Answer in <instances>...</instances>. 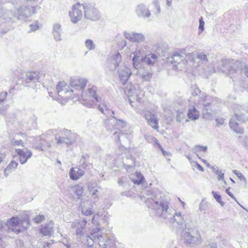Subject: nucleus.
<instances>
[{
    "instance_id": "4",
    "label": "nucleus",
    "mask_w": 248,
    "mask_h": 248,
    "mask_svg": "<svg viewBox=\"0 0 248 248\" xmlns=\"http://www.w3.org/2000/svg\"><path fill=\"white\" fill-rule=\"evenodd\" d=\"M181 237L184 243L188 247L195 248L201 244L202 239L197 230L187 229L183 231Z\"/></svg>"
},
{
    "instance_id": "15",
    "label": "nucleus",
    "mask_w": 248,
    "mask_h": 248,
    "mask_svg": "<svg viewBox=\"0 0 248 248\" xmlns=\"http://www.w3.org/2000/svg\"><path fill=\"white\" fill-rule=\"evenodd\" d=\"M84 16L87 19L92 21L99 19L101 15L97 8L90 5L84 4Z\"/></svg>"
},
{
    "instance_id": "63",
    "label": "nucleus",
    "mask_w": 248,
    "mask_h": 248,
    "mask_svg": "<svg viewBox=\"0 0 248 248\" xmlns=\"http://www.w3.org/2000/svg\"><path fill=\"white\" fill-rule=\"evenodd\" d=\"M193 162L195 164L194 166L196 168H197L199 170H200L201 171H204L203 168L199 163H198L197 162Z\"/></svg>"
},
{
    "instance_id": "26",
    "label": "nucleus",
    "mask_w": 248,
    "mask_h": 248,
    "mask_svg": "<svg viewBox=\"0 0 248 248\" xmlns=\"http://www.w3.org/2000/svg\"><path fill=\"white\" fill-rule=\"evenodd\" d=\"M39 78V73L38 72H31L27 73L26 75V78L24 80V84H26V86H30L27 84L30 83H35L38 81Z\"/></svg>"
},
{
    "instance_id": "47",
    "label": "nucleus",
    "mask_w": 248,
    "mask_h": 248,
    "mask_svg": "<svg viewBox=\"0 0 248 248\" xmlns=\"http://www.w3.org/2000/svg\"><path fill=\"white\" fill-rule=\"evenodd\" d=\"M141 78L143 81H150L152 77V74L151 72H144L140 76Z\"/></svg>"
},
{
    "instance_id": "45",
    "label": "nucleus",
    "mask_w": 248,
    "mask_h": 248,
    "mask_svg": "<svg viewBox=\"0 0 248 248\" xmlns=\"http://www.w3.org/2000/svg\"><path fill=\"white\" fill-rule=\"evenodd\" d=\"M115 129L118 130H120V129L125 127L126 123L121 119H116L115 122Z\"/></svg>"
},
{
    "instance_id": "49",
    "label": "nucleus",
    "mask_w": 248,
    "mask_h": 248,
    "mask_svg": "<svg viewBox=\"0 0 248 248\" xmlns=\"http://www.w3.org/2000/svg\"><path fill=\"white\" fill-rule=\"evenodd\" d=\"M238 69L239 71L236 74L240 72L242 76L244 75L248 78V65H244L240 70Z\"/></svg>"
},
{
    "instance_id": "18",
    "label": "nucleus",
    "mask_w": 248,
    "mask_h": 248,
    "mask_svg": "<svg viewBox=\"0 0 248 248\" xmlns=\"http://www.w3.org/2000/svg\"><path fill=\"white\" fill-rule=\"evenodd\" d=\"M124 37L132 42L141 43L145 41L144 35L141 33L136 32H124Z\"/></svg>"
},
{
    "instance_id": "60",
    "label": "nucleus",
    "mask_w": 248,
    "mask_h": 248,
    "mask_svg": "<svg viewBox=\"0 0 248 248\" xmlns=\"http://www.w3.org/2000/svg\"><path fill=\"white\" fill-rule=\"evenodd\" d=\"M155 143L158 146V147L160 148V150H161L162 152V154L164 155H168V153L165 151L163 149L162 147L161 146V145H160V144H159V143L158 142V141L157 140V139H155Z\"/></svg>"
},
{
    "instance_id": "17",
    "label": "nucleus",
    "mask_w": 248,
    "mask_h": 248,
    "mask_svg": "<svg viewBox=\"0 0 248 248\" xmlns=\"http://www.w3.org/2000/svg\"><path fill=\"white\" fill-rule=\"evenodd\" d=\"M15 153L19 158V160L21 164L26 163L28 159L32 156V152L25 147L23 148H16Z\"/></svg>"
},
{
    "instance_id": "1",
    "label": "nucleus",
    "mask_w": 248,
    "mask_h": 248,
    "mask_svg": "<svg viewBox=\"0 0 248 248\" xmlns=\"http://www.w3.org/2000/svg\"><path fill=\"white\" fill-rule=\"evenodd\" d=\"M146 202L148 207L153 210L156 216L162 217L170 223L176 222L179 228H183L184 226H189L188 223H186V217L182 215L180 212H176L170 208L168 202L147 198Z\"/></svg>"
},
{
    "instance_id": "28",
    "label": "nucleus",
    "mask_w": 248,
    "mask_h": 248,
    "mask_svg": "<svg viewBox=\"0 0 248 248\" xmlns=\"http://www.w3.org/2000/svg\"><path fill=\"white\" fill-rule=\"evenodd\" d=\"M98 103L99 104L97 105L98 106V108L102 113L105 115H110V114H114V111L109 109L104 100L102 99L101 102H98Z\"/></svg>"
},
{
    "instance_id": "64",
    "label": "nucleus",
    "mask_w": 248,
    "mask_h": 248,
    "mask_svg": "<svg viewBox=\"0 0 248 248\" xmlns=\"http://www.w3.org/2000/svg\"><path fill=\"white\" fill-rule=\"evenodd\" d=\"M217 126H220L224 124V120L223 118H218L216 120Z\"/></svg>"
},
{
    "instance_id": "43",
    "label": "nucleus",
    "mask_w": 248,
    "mask_h": 248,
    "mask_svg": "<svg viewBox=\"0 0 248 248\" xmlns=\"http://www.w3.org/2000/svg\"><path fill=\"white\" fill-rule=\"evenodd\" d=\"M208 147L207 146H202L198 145L195 146L192 149V150L193 153L196 154L198 152H206L207 150Z\"/></svg>"
},
{
    "instance_id": "39",
    "label": "nucleus",
    "mask_w": 248,
    "mask_h": 248,
    "mask_svg": "<svg viewBox=\"0 0 248 248\" xmlns=\"http://www.w3.org/2000/svg\"><path fill=\"white\" fill-rule=\"evenodd\" d=\"M144 177L143 175L140 172H136V178H132V181L134 184L140 185L144 181Z\"/></svg>"
},
{
    "instance_id": "35",
    "label": "nucleus",
    "mask_w": 248,
    "mask_h": 248,
    "mask_svg": "<svg viewBox=\"0 0 248 248\" xmlns=\"http://www.w3.org/2000/svg\"><path fill=\"white\" fill-rule=\"evenodd\" d=\"M18 163L15 161L12 160L4 170V174L6 176H8L9 174L17 168Z\"/></svg>"
},
{
    "instance_id": "38",
    "label": "nucleus",
    "mask_w": 248,
    "mask_h": 248,
    "mask_svg": "<svg viewBox=\"0 0 248 248\" xmlns=\"http://www.w3.org/2000/svg\"><path fill=\"white\" fill-rule=\"evenodd\" d=\"M87 223V220L85 218H83L80 220H76L75 222H72L71 226L72 227H79L85 230V226Z\"/></svg>"
},
{
    "instance_id": "8",
    "label": "nucleus",
    "mask_w": 248,
    "mask_h": 248,
    "mask_svg": "<svg viewBox=\"0 0 248 248\" xmlns=\"http://www.w3.org/2000/svg\"><path fill=\"white\" fill-rule=\"evenodd\" d=\"M184 50L181 51V53L178 52H174L173 54L169 58V61L172 63L174 64L173 67L175 69L183 68V66L186 65V63H188L189 61L188 58L186 57V55L184 53Z\"/></svg>"
},
{
    "instance_id": "42",
    "label": "nucleus",
    "mask_w": 248,
    "mask_h": 248,
    "mask_svg": "<svg viewBox=\"0 0 248 248\" xmlns=\"http://www.w3.org/2000/svg\"><path fill=\"white\" fill-rule=\"evenodd\" d=\"M72 188L74 193H75L78 196V198H79L83 193V187L79 185H77L74 186Z\"/></svg>"
},
{
    "instance_id": "7",
    "label": "nucleus",
    "mask_w": 248,
    "mask_h": 248,
    "mask_svg": "<svg viewBox=\"0 0 248 248\" xmlns=\"http://www.w3.org/2000/svg\"><path fill=\"white\" fill-rule=\"evenodd\" d=\"M186 57L188 58L189 62L191 63L190 64L195 68L205 64L208 62L207 55L201 52H197L195 54L188 53Z\"/></svg>"
},
{
    "instance_id": "31",
    "label": "nucleus",
    "mask_w": 248,
    "mask_h": 248,
    "mask_svg": "<svg viewBox=\"0 0 248 248\" xmlns=\"http://www.w3.org/2000/svg\"><path fill=\"white\" fill-rule=\"evenodd\" d=\"M130 134L128 133H124L121 130H118L115 131L113 135V138L116 140V141L120 143V138H124L127 139L129 141H130Z\"/></svg>"
},
{
    "instance_id": "14",
    "label": "nucleus",
    "mask_w": 248,
    "mask_h": 248,
    "mask_svg": "<svg viewBox=\"0 0 248 248\" xmlns=\"http://www.w3.org/2000/svg\"><path fill=\"white\" fill-rule=\"evenodd\" d=\"M234 117L238 121L244 123L248 120V109L242 106L234 104L233 106Z\"/></svg>"
},
{
    "instance_id": "25",
    "label": "nucleus",
    "mask_w": 248,
    "mask_h": 248,
    "mask_svg": "<svg viewBox=\"0 0 248 248\" xmlns=\"http://www.w3.org/2000/svg\"><path fill=\"white\" fill-rule=\"evenodd\" d=\"M137 15L140 17L146 18L151 16V13L148 8L144 4L138 5L136 9Z\"/></svg>"
},
{
    "instance_id": "52",
    "label": "nucleus",
    "mask_w": 248,
    "mask_h": 248,
    "mask_svg": "<svg viewBox=\"0 0 248 248\" xmlns=\"http://www.w3.org/2000/svg\"><path fill=\"white\" fill-rule=\"evenodd\" d=\"M185 118V114L182 112H178L176 116V121L179 123L182 122Z\"/></svg>"
},
{
    "instance_id": "12",
    "label": "nucleus",
    "mask_w": 248,
    "mask_h": 248,
    "mask_svg": "<svg viewBox=\"0 0 248 248\" xmlns=\"http://www.w3.org/2000/svg\"><path fill=\"white\" fill-rule=\"evenodd\" d=\"M82 10H84V4L77 3L73 6L72 11L69 12V16L71 21L77 23L82 17Z\"/></svg>"
},
{
    "instance_id": "10",
    "label": "nucleus",
    "mask_w": 248,
    "mask_h": 248,
    "mask_svg": "<svg viewBox=\"0 0 248 248\" xmlns=\"http://www.w3.org/2000/svg\"><path fill=\"white\" fill-rule=\"evenodd\" d=\"M92 237L94 239L98 241V244L102 248H115V240L114 238H107L105 239L106 235H102V232L101 234H97L94 233L92 234Z\"/></svg>"
},
{
    "instance_id": "32",
    "label": "nucleus",
    "mask_w": 248,
    "mask_h": 248,
    "mask_svg": "<svg viewBox=\"0 0 248 248\" xmlns=\"http://www.w3.org/2000/svg\"><path fill=\"white\" fill-rule=\"evenodd\" d=\"M115 122L116 118L112 115H110V118L106 120L105 121V124L107 130L112 131L113 130H116Z\"/></svg>"
},
{
    "instance_id": "27",
    "label": "nucleus",
    "mask_w": 248,
    "mask_h": 248,
    "mask_svg": "<svg viewBox=\"0 0 248 248\" xmlns=\"http://www.w3.org/2000/svg\"><path fill=\"white\" fill-rule=\"evenodd\" d=\"M62 32L61 25L58 23L54 24L53 26L52 34L56 41H60L62 40L61 38Z\"/></svg>"
},
{
    "instance_id": "9",
    "label": "nucleus",
    "mask_w": 248,
    "mask_h": 248,
    "mask_svg": "<svg viewBox=\"0 0 248 248\" xmlns=\"http://www.w3.org/2000/svg\"><path fill=\"white\" fill-rule=\"evenodd\" d=\"M34 7L22 6L14 12L15 19L25 21L30 16L35 13Z\"/></svg>"
},
{
    "instance_id": "62",
    "label": "nucleus",
    "mask_w": 248,
    "mask_h": 248,
    "mask_svg": "<svg viewBox=\"0 0 248 248\" xmlns=\"http://www.w3.org/2000/svg\"><path fill=\"white\" fill-rule=\"evenodd\" d=\"M206 202L204 201H202L199 206L200 211H204L205 210Z\"/></svg>"
},
{
    "instance_id": "37",
    "label": "nucleus",
    "mask_w": 248,
    "mask_h": 248,
    "mask_svg": "<svg viewBox=\"0 0 248 248\" xmlns=\"http://www.w3.org/2000/svg\"><path fill=\"white\" fill-rule=\"evenodd\" d=\"M187 116L190 119L196 120L199 117V112L194 107H191L188 109Z\"/></svg>"
},
{
    "instance_id": "54",
    "label": "nucleus",
    "mask_w": 248,
    "mask_h": 248,
    "mask_svg": "<svg viewBox=\"0 0 248 248\" xmlns=\"http://www.w3.org/2000/svg\"><path fill=\"white\" fill-rule=\"evenodd\" d=\"M44 219H45V217L43 215H39L38 216H37L35 217H34V222L37 224L41 223Z\"/></svg>"
},
{
    "instance_id": "36",
    "label": "nucleus",
    "mask_w": 248,
    "mask_h": 248,
    "mask_svg": "<svg viewBox=\"0 0 248 248\" xmlns=\"http://www.w3.org/2000/svg\"><path fill=\"white\" fill-rule=\"evenodd\" d=\"M229 125L231 128L237 133L242 134L244 132V129L240 127L239 124L235 122L234 120L232 118L229 122Z\"/></svg>"
},
{
    "instance_id": "20",
    "label": "nucleus",
    "mask_w": 248,
    "mask_h": 248,
    "mask_svg": "<svg viewBox=\"0 0 248 248\" xmlns=\"http://www.w3.org/2000/svg\"><path fill=\"white\" fill-rule=\"evenodd\" d=\"M51 147V143L42 138L37 140L33 145V147L39 151H47Z\"/></svg>"
},
{
    "instance_id": "2",
    "label": "nucleus",
    "mask_w": 248,
    "mask_h": 248,
    "mask_svg": "<svg viewBox=\"0 0 248 248\" xmlns=\"http://www.w3.org/2000/svg\"><path fill=\"white\" fill-rule=\"evenodd\" d=\"M6 225L9 230L18 234L30 225V218L28 215L23 217H13L8 219Z\"/></svg>"
},
{
    "instance_id": "41",
    "label": "nucleus",
    "mask_w": 248,
    "mask_h": 248,
    "mask_svg": "<svg viewBox=\"0 0 248 248\" xmlns=\"http://www.w3.org/2000/svg\"><path fill=\"white\" fill-rule=\"evenodd\" d=\"M147 123L153 129L158 130V121L156 116L148 121Z\"/></svg>"
},
{
    "instance_id": "29",
    "label": "nucleus",
    "mask_w": 248,
    "mask_h": 248,
    "mask_svg": "<svg viewBox=\"0 0 248 248\" xmlns=\"http://www.w3.org/2000/svg\"><path fill=\"white\" fill-rule=\"evenodd\" d=\"M24 137L25 136V134L19 132L18 133H16L15 134L14 138L11 139L10 143L13 146H19L21 145L22 147H24V143L22 142L21 139H19V136Z\"/></svg>"
},
{
    "instance_id": "16",
    "label": "nucleus",
    "mask_w": 248,
    "mask_h": 248,
    "mask_svg": "<svg viewBox=\"0 0 248 248\" xmlns=\"http://www.w3.org/2000/svg\"><path fill=\"white\" fill-rule=\"evenodd\" d=\"M87 80L84 78H74L70 80V86L74 90L75 94H78L83 92V90L87 84Z\"/></svg>"
},
{
    "instance_id": "11",
    "label": "nucleus",
    "mask_w": 248,
    "mask_h": 248,
    "mask_svg": "<svg viewBox=\"0 0 248 248\" xmlns=\"http://www.w3.org/2000/svg\"><path fill=\"white\" fill-rule=\"evenodd\" d=\"M221 64L217 67L216 71L221 72L224 73L228 74L229 75L236 73L239 70L237 69L236 67L238 63L232 64L227 60H222Z\"/></svg>"
},
{
    "instance_id": "51",
    "label": "nucleus",
    "mask_w": 248,
    "mask_h": 248,
    "mask_svg": "<svg viewBox=\"0 0 248 248\" xmlns=\"http://www.w3.org/2000/svg\"><path fill=\"white\" fill-rule=\"evenodd\" d=\"M67 86L66 83L64 81L59 82L57 85V92H59L60 90H63L64 88H65Z\"/></svg>"
},
{
    "instance_id": "59",
    "label": "nucleus",
    "mask_w": 248,
    "mask_h": 248,
    "mask_svg": "<svg viewBox=\"0 0 248 248\" xmlns=\"http://www.w3.org/2000/svg\"><path fill=\"white\" fill-rule=\"evenodd\" d=\"M73 228H76V234L77 235H82L83 234V231L84 230H83V229L82 228H79V227H73Z\"/></svg>"
},
{
    "instance_id": "40",
    "label": "nucleus",
    "mask_w": 248,
    "mask_h": 248,
    "mask_svg": "<svg viewBox=\"0 0 248 248\" xmlns=\"http://www.w3.org/2000/svg\"><path fill=\"white\" fill-rule=\"evenodd\" d=\"M128 90V94L131 98H132V97L134 98L135 96V94L137 100L139 102H140L141 101V98L140 97H139V95L138 94V93L135 89V87H132V86H131L130 88H129Z\"/></svg>"
},
{
    "instance_id": "19",
    "label": "nucleus",
    "mask_w": 248,
    "mask_h": 248,
    "mask_svg": "<svg viewBox=\"0 0 248 248\" xmlns=\"http://www.w3.org/2000/svg\"><path fill=\"white\" fill-rule=\"evenodd\" d=\"M85 174V170L78 166L71 168L69 171L70 178L74 181L80 179Z\"/></svg>"
},
{
    "instance_id": "55",
    "label": "nucleus",
    "mask_w": 248,
    "mask_h": 248,
    "mask_svg": "<svg viewBox=\"0 0 248 248\" xmlns=\"http://www.w3.org/2000/svg\"><path fill=\"white\" fill-rule=\"evenodd\" d=\"M7 96L6 92H2L0 93V104L3 103Z\"/></svg>"
},
{
    "instance_id": "46",
    "label": "nucleus",
    "mask_w": 248,
    "mask_h": 248,
    "mask_svg": "<svg viewBox=\"0 0 248 248\" xmlns=\"http://www.w3.org/2000/svg\"><path fill=\"white\" fill-rule=\"evenodd\" d=\"M85 46L90 50H93L95 47V45L93 41L91 39H87L85 41Z\"/></svg>"
},
{
    "instance_id": "48",
    "label": "nucleus",
    "mask_w": 248,
    "mask_h": 248,
    "mask_svg": "<svg viewBox=\"0 0 248 248\" xmlns=\"http://www.w3.org/2000/svg\"><path fill=\"white\" fill-rule=\"evenodd\" d=\"M206 95H204L203 96L201 97L200 99V102L201 104L203 105V106L205 108V109H206L207 110L208 109V108H207V107H208L211 103L208 101H205L206 100Z\"/></svg>"
},
{
    "instance_id": "6",
    "label": "nucleus",
    "mask_w": 248,
    "mask_h": 248,
    "mask_svg": "<svg viewBox=\"0 0 248 248\" xmlns=\"http://www.w3.org/2000/svg\"><path fill=\"white\" fill-rule=\"evenodd\" d=\"M61 134L62 136L55 137L58 144H64L70 145L75 143L78 138V135L76 133L65 129L61 131Z\"/></svg>"
},
{
    "instance_id": "34",
    "label": "nucleus",
    "mask_w": 248,
    "mask_h": 248,
    "mask_svg": "<svg viewBox=\"0 0 248 248\" xmlns=\"http://www.w3.org/2000/svg\"><path fill=\"white\" fill-rule=\"evenodd\" d=\"M71 93H74V90L70 89L69 87L67 86L63 90H60L59 92H58V94L59 97H61L62 98L67 99L70 96Z\"/></svg>"
},
{
    "instance_id": "22",
    "label": "nucleus",
    "mask_w": 248,
    "mask_h": 248,
    "mask_svg": "<svg viewBox=\"0 0 248 248\" xmlns=\"http://www.w3.org/2000/svg\"><path fill=\"white\" fill-rule=\"evenodd\" d=\"M82 214L86 216L92 215L93 213V202L91 200L84 201L81 203Z\"/></svg>"
},
{
    "instance_id": "50",
    "label": "nucleus",
    "mask_w": 248,
    "mask_h": 248,
    "mask_svg": "<svg viewBox=\"0 0 248 248\" xmlns=\"http://www.w3.org/2000/svg\"><path fill=\"white\" fill-rule=\"evenodd\" d=\"M230 187H229L228 188H227L226 189V192L227 193V194L229 195L233 200H234L242 208H243L245 210H246V209L243 207L242 205H241L239 202H238L237 201V199L236 198H235V197L234 196L233 194H232L230 191Z\"/></svg>"
},
{
    "instance_id": "23",
    "label": "nucleus",
    "mask_w": 248,
    "mask_h": 248,
    "mask_svg": "<svg viewBox=\"0 0 248 248\" xmlns=\"http://www.w3.org/2000/svg\"><path fill=\"white\" fill-rule=\"evenodd\" d=\"M53 226L54 223L52 220L42 225L40 229V233L44 236H51L54 233Z\"/></svg>"
},
{
    "instance_id": "24",
    "label": "nucleus",
    "mask_w": 248,
    "mask_h": 248,
    "mask_svg": "<svg viewBox=\"0 0 248 248\" xmlns=\"http://www.w3.org/2000/svg\"><path fill=\"white\" fill-rule=\"evenodd\" d=\"M120 80L123 84H124L131 75V70L127 67H123L118 70Z\"/></svg>"
},
{
    "instance_id": "53",
    "label": "nucleus",
    "mask_w": 248,
    "mask_h": 248,
    "mask_svg": "<svg viewBox=\"0 0 248 248\" xmlns=\"http://www.w3.org/2000/svg\"><path fill=\"white\" fill-rule=\"evenodd\" d=\"M144 116L147 120V121H149L150 120L152 119L153 117L155 116V114L151 113L150 111H147L145 112Z\"/></svg>"
},
{
    "instance_id": "33",
    "label": "nucleus",
    "mask_w": 248,
    "mask_h": 248,
    "mask_svg": "<svg viewBox=\"0 0 248 248\" xmlns=\"http://www.w3.org/2000/svg\"><path fill=\"white\" fill-rule=\"evenodd\" d=\"M122 57L119 52H117L115 54L112 56L111 65L112 70H115L119 66Z\"/></svg>"
},
{
    "instance_id": "13",
    "label": "nucleus",
    "mask_w": 248,
    "mask_h": 248,
    "mask_svg": "<svg viewBox=\"0 0 248 248\" xmlns=\"http://www.w3.org/2000/svg\"><path fill=\"white\" fill-rule=\"evenodd\" d=\"M98 217V214L94 215L92 218V222L94 224H96V227L91 230L90 235L87 236V243L89 248H92L93 243H97L98 241L94 239L92 237V234L94 233H96L97 234H101V231L105 229L104 227H101L99 224L95 219L96 217Z\"/></svg>"
},
{
    "instance_id": "61",
    "label": "nucleus",
    "mask_w": 248,
    "mask_h": 248,
    "mask_svg": "<svg viewBox=\"0 0 248 248\" xmlns=\"http://www.w3.org/2000/svg\"><path fill=\"white\" fill-rule=\"evenodd\" d=\"M199 22L200 24L199 26V29L201 30L202 31L203 30H204V22L203 21L202 17H201V19H200Z\"/></svg>"
},
{
    "instance_id": "5",
    "label": "nucleus",
    "mask_w": 248,
    "mask_h": 248,
    "mask_svg": "<svg viewBox=\"0 0 248 248\" xmlns=\"http://www.w3.org/2000/svg\"><path fill=\"white\" fill-rule=\"evenodd\" d=\"M97 88L93 86L89 88L86 92H82V104L89 108H95L98 102H101L102 98L96 94Z\"/></svg>"
},
{
    "instance_id": "57",
    "label": "nucleus",
    "mask_w": 248,
    "mask_h": 248,
    "mask_svg": "<svg viewBox=\"0 0 248 248\" xmlns=\"http://www.w3.org/2000/svg\"><path fill=\"white\" fill-rule=\"evenodd\" d=\"M126 180L127 178L126 177H122L121 178L119 179L118 183L120 186H124Z\"/></svg>"
},
{
    "instance_id": "21",
    "label": "nucleus",
    "mask_w": 248,
    "mask_h": 248,
    "mask_svg": "<svg viewBox=\"0 0 248 248\" xmlns=\"http://www.w3.org/2000/svg\"><path fill=\"white\" fill-rule=\"evenodd\" d=\"M15 19L14 12L11 10L1 9L0 11V22L6 23L14 21Z\"/></svg>"
},
{
    "instance_id": "30",
    "label": "nucleus",
    "mask_w": 248,
    "mask_h": 248,
    "mask_svg": "<svg viewBox=\"0 0 248 248\" xmlns=\"http://www.w3.org/2000/svg\"><path fill=\"white\" fill-rule=\"evenodd\" d=\"M90 155L87 154H83L79 160V164L78 166L85 170L86 168L92 164L88 161Z\"/></svg>"
},
{
    "instance_id": "56",
    "label": "nucleus",
    "mask_w": 248,
    "mask_h": 248,
    "mask_svg": "<svg viewBox=\"0 0 248 248\" xmlns=\"http://www.w3.org/2000/svg\"><path fill=\"white\" fill-rule=\"evenodd\" d=\"M8 31V29H4L3 24H0V36L5 34Z\"/></svg>"
},
{
    "instance_id": "58",
    "label": "nucleus",
    "mask_w": 248,
    "mask_h": 248,
    "mask_svg": "<svg viewBox=\"0 0 248 248\" xmlns=\"http://www.w3.org/2000/svg\"><path fill=\"white\" fill-rule=\"evenodd\" d=\"M203 248H217V244L214 242H208V243Z\"/></svg>"
},
{
    "instance_id": "44",
    "label": "nucleus",
    "mask_w": 248,
    "mask_h": 248,
    "mask_svg": "<svg viewBox=\"0 0 248 248\" xmlns=\"http://www.w3.org/2000/svg\"><path fill=\"white\" fill-rule=\"evenodd\" d=\"M212 194L213 195L214 198L216 199V201L218 202L221 206H223L224 205L225 203L222 201L221 196L220 194H219L217 192L214 191L212 192Z\"/></svg>"
},
{
    "instance_id": "3",
    "label": "nucleus",
    "mask_w": 248,
    "mask_h": 248,
    "mask_svg": "<svg viewBox=\"0 0 248 248\" xmlns=\"http://www.w3.org/2000/svg\"><path fill=\"white\" fill-rule=\"evenodd\" d=\"M145 52L138 48L134 53L132 59L133 64L136 69L140 67V63L153 65L157 61V56L155 54H145Z\"/></svg>"
}]
</instances>
